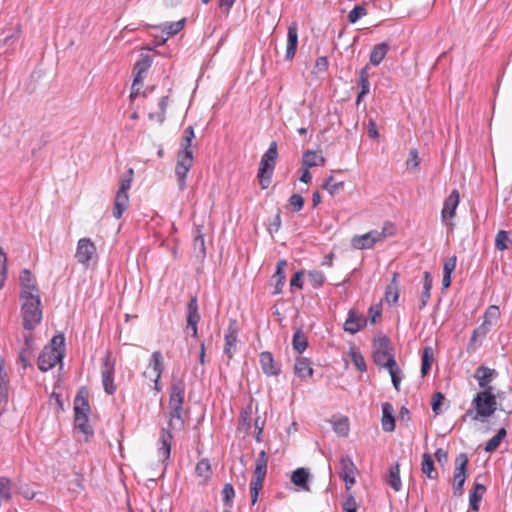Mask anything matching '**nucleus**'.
I'll return each instance as SVG.
<instances>
[{"label": "nucleus", "instance_id": "1", "mask_svg": "<svg viewBox=\"0 0 512 512\" xmlns=\"http://www.w3.org/2000/svg\"><path fill=\"white\" fill-rule=\"evenodd\" d=\"M185 390L181 384H173L169 397V429H162L160 435L161 446L158 449L159 458L166 460L170 457L172 434L170 430L181 429L183 427V402Z\"/></svg>", "mask_w": 512, "mask_h": 512}, {"label": "nucleus", "instance_id": "2", "mask_svg": "<svg viewBox=\"0 0 512 512\" xmlns=\"http://www.w3.org/2000/svg\"><path fill=\"white\" fill-rule=\"evenodd\" d=\"M474 410H468L466 416H471L472 420H485L492 416L497 410V400L493 393V388L481 390L472 400Z\"/></svg>", "mask_w": 512, "mask_h": 512}, {"label": "nucleus", "instance_id": "3", "mask_svg": "<svg viewBox=\"0 0 512 512\" xmlns=\"http://www.w3.org/2000/svg\"><path fill=\"white\" fill-rule=\"evenodd\" d=\"M20 297L23 300L21 306L23 327L27 330H33L42 319L40 293Z\"/></svg>", "mask_w": 512, "mask_h": 512}, {"label": "nucleus", "instance_id": "4", "mask_svg": "<svg viewBox=\"0 0 512 512\" xmlns=\"http://www.w3.org/2000/svg\"><path fill=\"white\" fill-rule=\"evenodd\" d=\"M133 177L134 170L129 168L125 175L120 179V186L114 198L112 211V214L116 219H120L129 206L128 190L131 188Z\"/></svg>", "mask_w": 512, "mask_h": 512}, {"label": "nucleus", "instance_id": "5", "mask_svg": "<svg viewBox=\"0 0 512 512\" xmlns=\"http://www.w3.org/2000/svg\"><path fill=\"white\" fill-rule=\"evenodd\" d=\"M267 455L265 451H261L256 459L254 475L250 483L251 502L254 505L259 496V492L263 487V482L267 474Z\"/></svg>", "mask_w": 512, "mask_h": 512}, {"label": "nucleus", "instance_id": "6", "mask_svg": "<svg viewBox=\"0 0 512 512\" xmlns=\"http://www.w3.org/2000/svg\"><path fill=\"white\" fill-rule=\"evenodd\" d=\"M201 319L197 295H191L187 304L185 333L188 337L196 339L198 337L197 325Z\"/></svg>", "mask_w": 512, "mask_h": 512}, {"label": "nucleus", "instance_id": "7", "mask_svg": "<svg viewBox=\"0 0 512 512\" xmlns=\"http://www.w3.org/2000/svg\"><path fill=\"white\" fill-rule=\"evenodd\" d=\"M455 471L453 477V491L454 495L460 496L463 493V485L466 480V469L468 464V457L465 453L459 454L455 459Z\"/></svg>", "mask_w": 512, "mask_h": 512}, {"label": "nucleus", "instance_id": "8", "mask_svg": "<svg viewBox=\"0 0 512 512\" xmlns=\"http://www.w3.org/2000/svg\"><path fill=\"white\" fill-rule=\"evenodd\" d=\"M193 164V155L185 152L184 155H177V162L175 166V175L177 178L178 187L181 191L186 188V178Z\"/></svg>", "mask_w": 512, "mask_h": 512}, {"label": "nucleus", "instance_id": "9", "mask_svg": "<svg viewBox=\"0 0 512 512\" xmlns=\"http://www.w3.org/2000/svg\"><path fill=\"white\" fill-rule=\"evenodd\" d=\"M160 356V354H153L149 362V365L143 372V376L154 383L153 388L155 392L160 391L159 379L164 368L163 360L161 359Z\"/></svg>", "mask_w": 512, "mask_h": 512}, {"label": "nucleus", "instance_id": "10", "mask_svg": "<svg viewBox=\"0 0 512 512\" xmlns=\"http://www.w3.org/2000/svg\"><path fill=\"white\" fill-rule=\"evenodd\" d=\"M385 239V232H379L372 230L360 236H354L351 240V244L355 249H370L373 245L379 241Z\"/></svg>", "mask_w": 512, "mask_h": 512}, {"label": "nucleus", "instance_id": "11", "mask_svg": "<svg viewBox=\"0 0 512 512\" xmlns=\"http://www.w3.org/2000/svg\"><path fill=\"white\" fill-rule=\"evenodd\" d=\"M367 323L368 319L361 312L356 309H350L343 324V329L345 332L355 334L364 328Z\"/></svg>", "mask_w": 512, "mask_h": 512}, {"label": "nucleus", "instance_id": "12", "mask_svg": "<svg viewBox=\"0 0 512 512\" xmlns=\"http://www.w3.org/2000/svg\"><path fill=\"white\" fill-rule=\"evenodd\" d=\"M96 254V246L89 238H81L78 241L75 257L82 265H87Z\"/></svg>", "mask_w": 512, "mask_h": 512}, {"label": "nucleus", "instance_id": "13", "mask_svg": "<svg viewBox=\"0 0 512 512\" xmlns=\"http://www.w3.org/2000/svg\"><path fill=\"white\" fill-rule=\"evenodd\" d=\"M115 368V360H113L110 355H106L103 360L102 365V382L104 385V389L108 394H113L115 392L116 387L113 384V375Z\"/></svg>", "mask_w": 512, "mask_h": 512}, {"label": "nucleus", "instance_id": "14", "mask_svg": "<svg viewBox=\"0 0 512 512\" xmlns=\"http://www.w3.org/2000/svg\"><path fill=\"white\" fill-rule=\"evenodd\" d=\"M356 466L349 456H343L340 460V476L349 490L355 483Z\"/></svg>", "mask_w": 512, "mask_h": 512}, {"label": "nucleus", "instance_id": "15", "mask_svg": "<svg viewBox=\"0 0 512 512\" xmlns=\"http://www.w3.org/2000/svg\"><path fill=\"white\" fill-rule=\"evenodd\" d=\"M153 63V58L148 54H141L140 59L133 66L134 86L142 85L146 73Z\"/></svg>", "mask_w": 512, "mask_h": 512}, {"label": "nucleus", "instance_id": "16", "mask_svg": "<svg viewBox=\"0 0 512 512\" xmlns=\"http://www.w3.org/2000/svg\"><path fill=\"white\" fill-rule=\"evenodd\" d=\"M276 162L269 160L268 158L262 156L259 168H258V174L257 177L259 179V183L261 185L262 189L268 188L272 174L275 168Z\"/></svg>", "mask_w": 512, "mask_h": 512}, {"label": "nucleus", "instance_id": "17", "mask_svg": "<svg viewBox=\"0 0 512 512\" xmlns=\"http://www.w3.org/2000/svg\"><path fill=\"white\" fill-rule=\"evenodd\" d=\"M298 46V24L297 22H292L288 26L287 30V47H286V60H292L296 54Z\"/></svg>", "mask_w": 512, "mask_h": 512}, {"label": "nucleus", "instance_id": "18", "mask_svg": "<svg viewBox=\"0 0 512 512\" xmlns=\"http://www.w3.org/2000/svg\"><path fill=\"white\" fill-rule=\"evenodd\" d=\"M460 201V195L457 189L452 190L450 195L445 199L441 216L442 220L446 221L448 218H453L455 216L456 208Z\"/></svg>", "mask_w": 512, "mask_h": 512}, {"label": "nucleus", "instance_id": "19", "mask_svg": "<svg viewBox=\"0 0 512 512\" xmlns=\"http://www.w3.org/2000/svg\"><path fill=\"white\" fill-rule=\"evenodd\" d=\"M20 284H21V294L20 296H26L34 293H39V289L34 283V276L30 270L24 269L20 273Z\"/></svg>", "mask_w": 512, "mask_h": 512}, {"label": "nucleus", "instance_id": "20", "mask_svg": "<svg viewBox=\"0 0 512 512\" xmlns=\"http://www.w3.org/2000/svg\"><path fill=\"white\" fill-rule=\"evenodd\" d=\"M88 390L82 387L74 399V415H89L90 405L88 401Z\"/></svg>", "mask_w": 512, "mask_h": 512}, {"label": "nucleus", "instance_id": "21", "mask_svg": "<svg viewBox=\"0 0 512 512\" xmlns=\"http://www.w3.org/2000/svg\"><path fill=\"white\" fill-rule=\"evenodd\" d=\"M238 336V323L234 319H230L227 329L225 330V345L223 352H231V350H236Z\"/></svg>", "mask_w": 512, "mask_h": 512}, {"label": "nucleus", "instance_id": "22", "mask_svg": "<svg viewBox=\"0 0 512 512\" xmlns=\"http://www.w3.org/2000/svg\"><path fill=\"white\" fill-rule=\"evenodd\" d=\"M287 266V261L281 259L277 262L276 271L272 276V279L275 281L274 283V291L273 295H278L282 292L283 286L286 281V274L284 268Z\"/></svg>", "mask_w": 512, "mask_h": 512}, {"label": "nucleus", "instance_id": "23", "mask_svg": "<svg viewBox=\"0 0 512 512\" xmlns=\"http://www.w3.org/2000/svg\"><path fill=\"white\" fill-rule=\"evenodd\" d=\"M496 376V371L484 366H480L476 369L474 377L478 381L479 387L482 390L492 388L489 384Z\"/></svg>", "mask_w": 512, "mask_h": 512}, {"label": "nucleus", "instance_id": "24", "mask_svg": "<svg viewBox=\"0 0 512 512\" xmlns=\"http://www.w3.org/2000/svg\"><path fill=\"white\" fill-rule=\"evenodd\" d=\"M260 363L263 372L267 375L276 376L281 371V366L279 362L273 358V354H260Z\"/></svg>", "mask_w": 512, "mask_h": 512}, {"label": "nucleus", "instance_id": "25", "mask_svg": "<svg viewBox=\"0 0 512 512\" xmlns=\"http://www.w3.org/2000/svg\"><path fill=\"white\" fill-rule=\"evenodd\" d=\"M399 274L394 273L390 283L386 286L385 289V301L389 304H395L399 299L400 287L398 281Z\"/></svg>", "mask_w": 512, "mask_h": 512}, {"label": "nucleus", "instance_id": "26", "mask_svg": "<svg viewBox=\"0 0 512 512\" xmlns=\"http://www.w3.org/2000/svg\"><path fill=\"white\" fill-rule=\"evenodd\" d=\"M309 472L307 469L301 467L296 469L291 475V482L298 488V490L310 491L308 480Z\"/></svg>", "mask_w": 512, "mask_h": 512}, {"label": "nucleus", "instance_id": "27", "mask_svg": "<svg viewBox=\"0 0 512 512\" xmlns=\"http://www.w3.org/2000/svg\"><path fill=\"white\" fill-rule=\"evenodd\" d=\"M5 363L0 358V411H2L7 403L8 397V375L5 371Z\"/></svg>", "mask_w": 512, "mask_h": 512}, {"label": "nucleus", "instance_id": "28", "mask_svg": "<svg viewBox=\"0 0 512 512\" xmlns=\"http://www.w3.org/2000/svg\"><path fill=\"white\" fill-rule=\"evenodd\" d=\"M389 48L390 47L387 42H381V43L374 45V47L372 48V50L370 52V57H369L370 63L374 66H378L385 58L386 54L389 51Z\"/></svg>", "mask_w": 512, "mask_h": 512}, {"label": "nucleus", "instance_id": "29", "mask_svg": "<svg viewBox=\"0 0 512 512\" xmlns=\"http://www.w3.org/2000/svg\"><path fill=\"white\" fill-rule=\"evenodd\" d=\"M295 374L301 379H307L312 376L313 369L312 364L309 359L305 357H298L295 366H294Z\"/></svg>", "mask_w": 512, "mask_h": 512}, {"label": "nucleus", "instance_id": "30", "mask_svg": "<svg viewBox=\"0 0 512 512\" xmlns=\"http://www.w3.org/2000/svg\"><path fill=\"white\" fill-rule=\"evenodd\" d=\"M63 354H39L38 368L46 372L53 368L57 363L61 362Z\"/></svg>", "mask_w": 512, "mask_h": 512}, {"label": "nucleus", "instance_id": "31", "mask_svg": "<svg viewBox=\"0 0 512 512\" xmlns=\"http://www.w3.org/2000/svg\"><path fill=\"white\" fill-rule=\"evenodd\" d=\"M194 137H195V132H194L193 126H188L187 128H185L182 138H181V142H180L181 149L179 150L177 155L183 156L185 152H188L190 155H193L191 146H192V140L194 139Z\"/></svg>", "mask_w": 512, "mask_h": 512}, {"label": "nucleus", "instance_id": "32", "mask_svg": "<svg viewBox=\"0 0 512 512\" xmlns=\"http://www.w3.org/2000/svg\"><path fill=\"white\" fill-rule=\"evenodd\" d=\"M373 352H392L394 347L392 346L390 338L384 333H378L373 339Z\"/></svg>", "mask_w": 512, "mask_h": 512}, {"label": "nucleus", "instance_id": "33", "mask_svg": "<svg viewBox=\"0 0 512 512\" xmlns=\"http://www.w3.org/2000/svg\"><path fill=\"white\" fill-rule=\"evenodd\" d=\"M382 427L386 432H393L395 430V419L392 414V406L389 403H384L382 406Z\"/></svg>", "mask_w": 512, "mask_h": 512}, {"label": "nucleus", "instance_id": "34", "mask_svg": "<svg viewBox=\"0 0 512 512\" xmlns=\"http://www.w3.org/2000/svg\"><path fill=\"white\" fill-rule=\"evenodd\" d=\"M385 367L388 369V372L391 376V380L393 383L394 388L399 391L400 389V383H401V377H400V369L394 360L393 357H388L385 362Z\"/></svg>", "mask_w": 512, "mask_h": 512}, {"label": "nucleus", "instance_id": "35", "mask_svg": "<svg viewBox=\"0 0 512 512\" xmlns=\"http://www.w3.org/2000/svg\"><path fill=\"white\" fill-rule=\"evenodd\" d=\"M432 281L433 280H432L431 273L428 271H425L424 275H423V290L421 293L419 309H423L427 305V303L431 297Z\"/></svg>", "mask_w": 512, "mask_h": 512}, {"label": "nucleus", "instance_id": "36", "mask_svg": "<svg viewBox=\"0 0 512 512\" xmlns=\"http://www.w3.org/2000/svg\"><path fill=\"white\" fill-rule=\"evenodd\" d=\"M324 164L325 158L322 155L317 154L315 151H306L302 156V165L306 168L323 166Z\"/></svg>", "mask_w": 512, "mask_h": 512}, {"label": "nucleus", "instance_id": "37", "mask_svg": "<svg viewBox=\"0 0 512 512\" xmlns=\"http://www.w3.org/2000/svg\"><path fill=\"white\" fill-rule=\"evenodd\" d=\"M486 491V488L484 485L480 483H475L473 487V491L470 493L469 496V506L473 511L479 510L480 501Z\"/></svg>", "mask_w": 512, "mask_h": 512}, {"label": "nucleus", "instance_id": "38", "mask_svg": "<svg viewBox=\"0 0 512 512\" xmlns=\"http://www.w3.org/2000/svg\"><path fill=\"white\" fill-rule=\"evenodd\" d=\"M42 352H65V337L59 333L52 337L47 345L44 346Z\"/></svg>", "mask_w": 512, "mask_h": 512}, {"label": "nucleus", "instance_id": "39", "mask_svg": "<svg viewBox=\"0 0 512 512\" xmlns=\"http://www.w3.org/2000/svg\"><path fill=\"white\" fill-rule=\"evenodd\" d=\"M421 471L425 474L429 479H437L438 473L435 470L434 462L432 456L430 454L424 453L422 456L421 462Z\"/></svg>", "mask_w": 512, "mask_h": 512}, {"label": "nucleus", "instance_id": "40", "mask_svg": "<svg viewBox=\"0 0 512 512\" xmlns=\"http://www.w3.org/2000/svg\"><path fill=\"white\" fill-rule=\"evenodd\" d=\"M387 483L393 488L394 491L398 492L401 490L402 483L400 479V467L398 463H395L389 468Z\"/></svg>", "mask_w": 512, "mask_h": 512}, {"label": "nucleus", "instance_id": "41", "mask_svg": "<svg viewBox=\"0 0 512 512\" xmlns=\"http://www.w3.org/2000/svg\"><path fill=\"white\" fill-rule=\"evenodd\" d=\"M193 248L198 256H200L202 258L205 257V255H206L205 240H204V235L202 234L200 227H197L195 230Z\"/></svg>", "mask_w": 512, "mask_h": 512}, {"label": "nucleus", "instance_id": "42", "mask_svg": "<svg viewBox=\"0 0 512 512\" xmlns=\"http://www.w3.org/2000/svg\"><path fill=\"white\" fill-rule=\"evenodd\" d=\"M322 188L325 189L330 195L334 196L343 190L344 182H336L334 177L330 175L324 181Z\"/></svg>", "mask_w": 512, "mask_h": 512}, {"label": "nucleus", "instance_id": "43", "mask_svg": "<svg viewBox=\"0 0 512 512\" xmlns=\"http://www.w3.org/2000/svg\"><path fill=\"white\" fill-rule=\"evenodd\" d=\"M75 427L86 437L93 435V429L88 423V415H74Z\"/></svg>", "mask_w": 512, "mask_h": 512}, {"label": "nucleus", "instance_id": "44", "mask_svg": "<svg viewBox=\"0 0 512 512\" xmlns=\"http://www.w3.org/2000/svg\"><path fill=\"white\" fill-rule=\"evenodd\" d=\"M198 477L202 478L203 482H206L212 475V469L207 459H201L195 468Z\"/></svg>", "mask_w": 512, "mask_h": 512}, {"label": "nucleus", "instance_id": "45", "mask_svg": "<svg viewBox=\"0 0 512 512\" xmlns=\"http://www.w3.org/2000/svg\"><path fill=\"white\" fill-rule=\"evenodd\" d=\"M507 432L505 428H501L495 436H493L485 446V451L488 453H492L499 447L501 441L506 436Z\"/></svg>", "mask_w": 512, "mask_h": 512}, {"label": "nucleus", "instance_id": "46", "mask_svg": "<svg viewBox=\"0 0 512 512\" xmlns=\"http://www.w3.org/2000/svg\"><path fill=\"white\" fill-rule=\"evenodd\" d=\"M499 317H500L499 307L496 305H491L487 308V310L484 314L483 322L492 328L496 324Z\"/></svg>", "mask_w": 512, "mask_h": 512}, {"label": "nucleus", "instance_id": "47", "mask_svg": "<svg viewBox=\"0 0 512 512\" xmlns=\"http://www.w3.org/2000/svg\"><path fill=\"white\" fill-rule=\"evenodd\" d=\"M292 345L296 352H304L306 350L308 345L307 337L301 330H297L294 333Z\"/></svg>", "mask_w": 512, "mask_h": 512}, {"label": "nucleus", "instance_id": "48", "mask_svg": "<svg viewBox=\"0 0 512 512\" xmlns=\"http://www.w3.org/2000/svg\"><path fill=\"white\" fill-rule=\"evenodd\" d=\"M185 22L186 19L183 18L176 22L166 23L163 25V32H165L169 37L174 36L184 28Z\"/></svg>", "mask_w": 512, "mask_h": 512}, {"label": "nucleus", "instance_id": "49", "mask_svg": "<svg viewBox=\"0 0 512 512\" xmlns=\"http://www.w3.org/2000/svg\"><path fill=\"white\" fill-rule=\"evenodd\" d=\"M369 65L367 64L363 67L359 72V82L358 85L360 87V91L369 93L370 90V82H369V74H368Z\"/></svg>", "mask_w": 512, "mask_h": 512}, {"label": "nucleus", "instance_id": "50", "mask_svg": "<svg viewBox=\"0 0 512 512\" xmlns=\"http://www.w3.org/2000/svg\"><path fill=\"white\" fill-rule=\"evenodd\" d=\"M308 280L313 288L318 289L323 286L325 275L321 271L313 270L308 273Z\"/></svg>", "mask_w": 512, "mask_h": 512}, {"label": "nucleus", "instance_id": "51", "mask_svg": "<svg viewBox=\"0 0 512 512\" xmlns=\"http://www.w3.org/2000/svg\"><path fill=\"white\" fill-rule=\"evenodd\" d=\"M510 241L509 232L500 230L495 238V247L500 251L508 249V242Z\"/></svg>", "mask_w": 512, "mask_h": 512}, {"label": "nucleus", "instance_id": "52", "mask_svg": "<svg viewBox=\"0 0 512 512\" xmlns=\"http://www.w3.org/2000/svg\"><path fill=\"white\" fill-rule=\"evenodd\" d=\"M382 315V303L379 302L377 304H374V305H371L369 310H368V317H366L368 319V321H370V323L372 325H374L377 321V318L381 317Z\"/></svg>", "mask_w": 512, "mask_h": 512}, {"label": "nucleus", "instance_id": "53", "mask_svg": "<svg viewBox=\"0 0 512 512\" xmlns=\"http://www.w3.org/2000/svg\"><path fill=\"white\" fill-rule=\"evenodd\" d=\"M223 502L229 508L232 506V501L235 496L234 488L231 484L227 483L222 489Z\"/></svg>", "mask_w": 512, "mask_h": 512}, {"label": "nucleus", "instance_id": "54", "mask_svg": "<svg viewBox=\"0 0 512 512\" xmlns=\"http://www.w3.org/2000/svg\"><path fill=\"white\" fill-rule=\"evenodd\" d=\"M167 106H168V96L161 97L159 100V103H158L159 111L157 112V122L159 124H163L165 121Z\"/></svg>", "mask_w": 512, "mask_h": 512}, {"label": "nucleus", "instance_id": "55", "mask_svg": "<svg viewBox=\"0 0 512 512\" xmlns=\"http://www.w3.org/2000/svg\"><path fill=\"white\" fill-rule=\"evenodd\" d=\"M6 254L3 249L0 247V289L4 286L6 277H7V267H6Z\"/></svg>", "mask_w": 512, "mask_h": 512}, {"label": "nucleus", "instance_id": "56", "mask_svg": "<svg viewBox=\"0 0 512 512\" xmlns=\"http://www.w3.org/2000/svg\"><path fill=\"white\" fill-rule=\"evenodd\" d=\"M367 14V10L363 6H355L348 14V20L351 23L357 22L361 17Z\"/></svg>", "mask_w": 512, "mask_h": 512}, {"label": "nucleus", "instance_id": "57", "mask_svg": "<svg viewBox=\"0 0 512 512\" xmlns=\"http://www.w3.org/2000/svg\"><path fill=\"white\" fill-rule=\"evenodd\" d=\"M305 203V199L302 195L294 193L289 198V204L291 205L294 212L300 211Z\"/></svg>", "mask_w": 512, "mask_h": 512}, {"label": "nucleus", "instance_id": "58", "mask_svg": "<svg viewBox=\"0 0 512 512\" xmlns=\"http://www.w3.org/2000/svg\"><path fill=\"white\" fill-rule=\"evenodd\" d=\"M491 330V327L485 324L484 322L474 329L473 334L471 336L470 342H476L478 338H483L486 334Z\"/></svg>", "mask_w": 512, "mask_h": 512}, {"label": "nucleus", "instance_id": "59", "mask_svg": "<svg viewBox=\"0 0 512 512\" xmlns=\"http://www.w3.org/2000/svg\"><path fill=\"white\" fill-rule=\"evenodd\" d=\"M421 374L427 375L434 361V354H422Z\"/></svg>", "mask_w": 512, "mask_h": 512}, {"label": "nucleus", "instance_id": "60", "mask_svg": "<svg viewBox=\"0 0 512 512\" xmlns=\"http://www.w3.org/2000/svg\"><path fill=\"white\" fill-rule=\"evenodd\" d=\"M334 429L341 436H346L349 432L348 420L345 418L335 422Z\"/></svg>", "mask_w": 512, "mask_h": 512}, {"label": "nucleus", "instance_id": "61", "mask_svg": "<svg viewBox=\"0 0 512 512\" xmlns=\"http://www.w3.org/2000/svg\"><path fill=\"white\" fill-rule=\"evenodd\" d=\"M349 357L351 358L354 365L356 366V368L359 371H361V372L366 371L367 367H366V363H365V360H364V357L362 354H349Z\"/></svg>", "mask_w": 512, "mask_h": 512}, {"label": "nucleus", "instance_id": "62", "mask_svg": "<svg viewBox=\"0 0 512 512\" xmlns=\"http://www.w3.org/2000/svg\"><path fill=\"white\" fill-rule=\"evenodd\" d=\"M444 400V395L441 392H437L433 395L432 398V410L438 415L441 411V405Z\"/></svg>", "mask_w": 512, "mask_h": 512}, {"label": "nucleus", "instance_id": "63", "mask_svg": "<svg viewBox=\"0 0 512 512\" xmlns=\"http://www.w3.org/2000/svg\"><path fill=\"white\" fill-rule=\"evenodd\" d=\"M303 276H304V272L302 270L297 271L292 276V278L290 280V287H291V289H293V288L302 289V287H303Z\"/></svg>", "mask_w": 512, "mask_h": 512}, {"label": "nucleus", "instance_id": "64", "mask_svg": "<svg viewBox=\"0 0 512 512\" xmlns=\"http://www.w3.org/2000/svg\"><path fill=\"white\" fill-rule=\"evenodd\" d=\"M343 510L345 512H356L357 511V503L355 498L352 495H349L345 502L343 503Z\"/></svg>", "mask_w": 512, "mask_h": 512}]
</instances>
